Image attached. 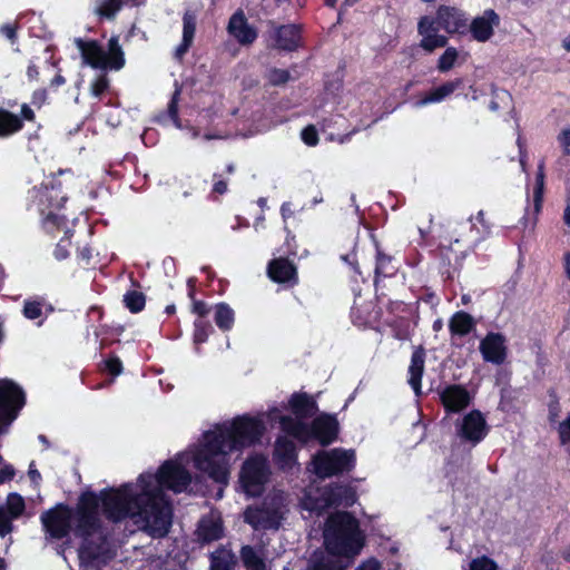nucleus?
<instances>
[{
    "instance_id": "59",
    "label": "nucleus",
    "mask_w": 570,
    "mask_h": 570,
    "mask_svg": "<svg viewBox=\"0 0 570 570\" xmlns=\"http://www.w3.org/2000/svg\"><path fill=\"white\" fill-rule=\"evenodd\" d=\"M558 141L560 146L562 147V154L563 156H570V129H563L558 135Z\"/></svg>"
},
{
    "instance_id": "64",
    "label": "nucleus",
    "mask_w": 570,
    "mask_h": 570,
    "mask_svg": "<svg viewBox=\"0 0 570 570\" xmlns=\"http://www.w3.org/2000/svg\"><path fill=\"white\" fill-rule=\"evenodd\" d=\"M14 476V469L11 465H6L0 470V483L12 480Z\"/></svg>"
},
{
    "instance_id": "18",
    "label": "nucleus",
    "mask_w": 570,
    "mask_h": 570,
    "mask_svg": "<svg viewBox=\"0 0 570 570\" xmlns=\"http://www.w3.org/2000/svg\"><path fill=\"white\" fill-rule=\"evenodd\" d=\"M500 16L493 9H487L481 16L469 19L466 35L470 33L471 38L478 42H487L493 37L494 29L500 26Z\"/></svg>"
},
{
    "instance_id": "62",
    "label": "nucleus",
    "mask_w": 570,
    "mask_h": 570,
    "mask_svg": "<svg viewBox=\"0 0 570 570\" xmlns=\"http://www.w3.org/2000/svg\"><path fill=\"white\" fill-rule=\"evenodd\" d=\"M92 258L91 248L89 246H83L81 248H78L77 250V259L85 265H89L90 261Z\"/></svg>"
},
{
    "instance_id": "56",
    "label": "nucleus",
    "mask_w": 570,
    "mask_h": 570,
    "mask_svg": "<svg viewBox=\"0 0 570 570\" xmlns=\"http://www.w3.org/2000/svg\"><path fill=\"white\" fill-rule=\"evenodd\" d=\"M302 421H303V420H299V419H296V417H295V419H293V417H291V416H283V417L281 419V426H282V430H283L286 434H288V435H291L292 438H294V436H295V434H296V431H297V429H298L297 426H299V424H301V422H302Z\"/></svg>"
},
{
    "instance_id": "16",
    "label": "nucleus",
    "mask_w": 570,
    "mask_h": 570,
    "mask_svg": "<svg viewBox=\"0 0 570 570\" xmlns=\"http://www.w3.org/2000/svg\"><path fill=\"white\" fill-rule=\"evenodd\" d=\"M439 400L448 414L460 413L472 402V396L462 384H448L439 390Z\"/></svg>"
},
{
    "instance_id": "47",
    "label": "nucleus",
    "mask_w": 570,
    "mask_h": 570,
    "mask_svg": "<svg viewBox=\"0 0 570 570\" xmlns=\"http://www.w3.org/2000/svg\"><path fill=\"white\" fill-rule=\"evenodd\" d=\"M71 236H72V230L67 229L65 233V236L56 245V248L53 250V256L57 261H63L69 257L68 246L70 245Z\"/></svg>"
},
{
    "instance_id": "35",
    "label": "nucleus",
    "mask_w": 570,
    "mask_h": 570,
    "mask_svg": "<svg viewBox=\"0 0 570 570\" xmlns=\"http://www.w3.org/2000/svg\"><path fill=\"white\" fill-rule=\"evenodd\" d=\"M544 186H546V164L544 160H540L538 164L534 186H533V208L538 214L541 212L544 196Z\"/></svg>"
},
{
    "instance_id": "5",
    "label": "nucleus",
    "mask_w": 570,
    "mask_h": 570,
    "mask_svg": "<svg viewBox=\"0 0 570 570\" xmlns=\"http://www.w3.org/2000/svg\"><path fill=\"white\" fill-rule=\"evenodd\" d=\"M469 27V16L460 8L441 4L435 12V17L422 16L417 21V33L421 36L420 48L425 52H433L439 48H444L449 43L445 35L439 33L442 29L448 35L466 36Z\"/></svg>"
},
{
    "instance_id": "44",
    "label": "nucleus",
    "mask_w": 570,
    "mask_h": 570,
    "mask_svg": "<svg viewBox=\"0 0 570 570\" xmlns=\"http://www.w3.org/2000/svg\"><path fill=\"white\" fill-rule=\"evenodd\" d=\"M392 336L397 341L411 340L410 323L405 318L395 320L390 324Z\"/></svg>"
},
{
    "instance_id": "26",
    "label": "nucleus",
    "mask_w": 570,
    "mask_h": 570,
    "mask_svg": "<svg viewBox=\"0 0 570 570\" xmlns=\"http://www.w3.org/2000/svg\"><path fill=\"white\" fill-rule=\"evenodd\" d=\"M463 87V78L458 77L452 80L445 81L438 87L430 89L420 100V105H430L441 102L451 96L455 90Z\"/></svg>"
},
{
    "instance_id": "8",
    "label": "nucleus",
    "mask_w": 570,
    "mask_h": 570,
    "mask_svg": "<svg viewBox=\"0 0 570 570\" xmlns=\"http://www.w3.org/2000/svg\"><path fill=\"white\" fill-rule=\"evenodd\" d=\"M355 453L353 450L335 448L320 450L312 459L313 471L320 479L332 478L345 472H351L355 466Z\"/></svg>"
},
{
    "instance_id": "25",
    "label": "nucleus",
    "mask_w": 570,
    "mask_h": 570,
    "mask_svg": "<svg viewBox=\"0 0 570 570\" xmlns=\"http://www.w3.org/2000/svg\"><path fill=\"white\" fill-rule=\"evenodd\" d=\"M83 61L94 69L105 70L106 51L97 40H83L77 38L75 40Z\"/></svg>"
},
{
    "instance_id": "13",
    "label": "nucleus",
    "mask_w": 570,
    "mask_h": 570,
    "mask_svg": "<svg viewBox=\"0 0 570 570\" xmlns=\"http://www.w3.org/2000/svg\"><path fill=\"white\" fill-rule=\"evenodd\" d=\"M375 245V267H374V287L376 299L382 301L385 296L383 292L382 281L387 277H393L397 271L399 266L396 264V259L393 255L387 254L380 245L377 240L374 242Z\"/></svg>"
},
{
    "instance_id": "48",
    "label": "nucleus",
    "mask_w": 570,
    "mask_h": 570,
    "mask_svg": "<svg viewBox=\"0 0 570 570\" xmlns=\"http://www.w3.org/2000/svg\"><path fill=\"white\" fill-rule=\"evenodd\" d=\"M18 30L19 23L17 21L7 22L0 26V35L3 36L12 46L18 43Z\"/></svg>"
},
{
    "instance_id": "10",
    "label": "nucleus",
    "mask_w": 570,
    "mask_h": 570,
    "mask_svg": "<svg viewBox=\"0 0 570 570\" xmlns=\"http://www.w3.org/2000/svg\"><path fill=\"white\" fill-rule=\"evenodd\" d=\"M154 475L155 487L180 493L187 489L191 482L189 471L180 463L167 460L158 469Z\"/></svg>"
},
{
    "instance_id": "20",
    "label": "nucleus",
    "mask_w": 570,
    "mask_h": 570,
    "mask_svg": "<svg viewBox=\"0 0 570 570\" xmlns=\"http://www.w3.org/2000/svg\"><path fill=\"white\" fill-rule=\"evenodd\" d=\"M228 33L240 45H252L258 37L257 30L250 26L243 10L232 14L227 26Z\"/></svg>"
},
{
    "instance_id": "19",
    "label": "nucleus",
    "mask_w": 570,
    "mask_h": 570,
    "mask_svg": "<svg viewBox=\"0 0 570 570\" xmlns=\"http://www.w3.org/2000/svg\"><path fill=\"white\" fill-rule=\"evenodd\" d=\"M505 336L499 332H489L480 342V352L485 362L501 365L508 354Z\"/></svg>"
},
{
    "instance_id": "49",
    "label": "nucleus",
    "mask_w": 570,
    "mask_h": 570,
    "mask_svg": "<svg viewBox=\"0 0 570 570\" xmlns=\"http://www.w3.org/2000/svg\"><path fill=\"white\" fill-rule=\"evenodd\" d=\"M109 88V79L106 73L99 75L90 85L94 97L100 98Z\"/></svg>"
},
{
    "instance_id": "51",
    "label": "nucleus",
    "mask_w": 570,
    "mask_h": 570,
    "mask_svg": "<svg viewBox=\"0 0 570 570\" xmlns=\"http://www.w3.org/2000/svg\"><path fill=\"white\" fill-rule=\"evenodd\" d=\"M180 92H181V89L179 87H177L175 89V91L173 92L171 95V98L168 102V108H167V111H168V116L170 117V119L177 125L179 126V109H178V102H179V97H180Z\"/></svg>"
},
{
    "instance_id": "28",
    "label": "nucleus",
    "mask_w": 570,
    "mask_h": 570,
    "mask_svg": "<svg viewBox=\"0 0 570 570\" xmlns=\"http://www.w3.org/2000/svg\"><path fill=\"white\" fill-rule=\"evenodd\" d=\"M236 563L235 553L224 544L209 553V570H234Z\"/></svg>"
},
{
    "instance_id": "55",
    "label": "nucleus",
    "mask_w": 570,
    "mask_h": 570,
    "mask_svg": "<svg viewBox=\"0 0 570 570\" xmlns=\"http://www.w3.org/2000/svg\"><path fill=\"white\" fill-rule=\"evenodd\" d=\"M296 434L294 436L302 444H307L309 441L314 440L312 435L311 423L301 422L299 426H297Z\"/></svg>"
},
{
    "instance_id": "63",
    "label": "nucleus",
    "mask_w": 570,
    "mask_h": 570,
    "mask_svg": "<svg viewBox=\"0 0 570 570\" xmlns=\"http://www.w3.org/2000/svg\"><path fill=\"white\" fill-rule=\"evenodd\" d=\"M20 119L27 120V121H35L36 114L32 110V108L28 104H23L20 109Z\"/></svg>"
},
{
    "instance_id": "34",
    "label": "nucleus",
    "mask_w": 570,
    "mask_h": 570,
    "mask_svg": "<svg viewBox=\"0 0 570 570\" xmlns=\"http://www.w3.org/2000/svg\"><path fill=\"white\" fill-rule=\"evenodd\" d=\"M372 302L357 305L356 302L351 307V318L356 326H370L377 318V313L372 309Z\"/></svg>"
},
{
    "instance_id": "50",
    "label": "nucleus",
    "mask_w": 570,
    "mask_h": 570,
    "mask_svg": "<svg viewBox=\"0 0 570 570\" xmlns=\"http://www.w3.org/2000/svg\"><path fill=\"white\" fill-rule=\"evenodd\" d=\"M122 370V362L115 354L109 355V357L104 361V371H106L111 376H118L121 374Z\"/></svg>"
},
{
    "instance_id": "27",
    "label": "nucleus",
    "mask_w": 570,
    "mask_h": 570,
    "mask_svg": "<svg viewBox=\"0 0 570 570\" xmlns=\"http://www.w3.org/2000/svg\"><path fill=\"white\" fill-rule=\"evenodd\" d=\"M475 320L465 311L455 312L449 320V331L452 340L469 335L475 330Z\"/></svg>"
},
{
    "instance_id": "23",
    "label": "nucleus",
    "mask_w": 570,
    "mask_h": 570,
    "mask_svg": "<svg viewBox=\"0 0 570 570\" xmlns=\"http://www.w3.org/2000/svg\"><path fill=\"white\" fill-rule=\"evenodd\" d=\"M196 540L202 546L217 541L224 537V524L220 518L203 517L195 531Z\"/></svg>"
},
{
    "instance_id": "58",
    "label": "nucleus",
    "mask_w": 570,
    "mask_h": 570,
    "mask_svg": "<svg viewBox=\"0 0 570 570\" xmlns=\"http://www.w3.org/2000/svg\"><path fill=\"white\" fill-rule=\"evenodd\" d=\"M13 518L8 515L4 511L0 510V535L4 537L12 531Z\"/></svg>"
},
{
    "instance_id": "30",
    "label": "nucleus",
    "mask_w": 570,
    "mask_h": 570,
    "mask_svg": "<svg viewBox=\"0 0 570 570\" xmlns=\"http://www.w3.org/2000/svg\"><path fill=\"white\" fill-rule=\"evenodd\" d=\"M24 124L20 117L4 108H0V138H8L20 130Z\"/></svg>"
},
{
    "instance_id": "60",
    "label": "nucleus",
    "mask_w": 570,
    "mask_h": 570,
    "mask_svg": "<svg viewBox=\"0 0 570 570\" xmlns=\"http://www.w3.org/2000/svg\"><path fill=\"white\" fill-rule=\"evenodd\" d=\"M193 42L186 39H181V42L177 46L175 49L174 57L176 60L181 61L189 48L191 47Z\"/></svg>"
},
{
    "instance_id": "17",
    "label": "nucleus",
    "mask_w": 570,
    "mask_h": 570,
    "mask_svg": "<svg viewBox=\"0 0 570 570\" xmlns=\"http://www.w3.org/2000/svg\"><path fill=\"white\" fill-rule=\"evenodd\" d=\"M266 273L272 282L282 284L287 288H293L299 282L297 266L287 257L271 259Z\"/></svg>"
},
{
    "instance_id": "24",
    "label": "nucleus",
    "mask_w": 570,
    "mask_h": 570,
    "mask_svg": "<svg viewBox=\"0 0 570 570\" xmlns=\"http://www.w3.org/2000/svg\"><path fill=\"white\" fill-rule=\"evenodd\" d=\"M288 406L296 419L305 420L315 416L318 413V405L314 396L306 392H294Z\"/></svg>"
},
{
    "instance_id": "2",
    "label": "nucleus",
    "mask_w": 570,
    "mask_h": 570,
    "mask_svg": "<svg viewBox=\"0 0 570 570\" xmlns=\"http://www.w3.org/2000/svg\"><path fill=\"white\" fill-rule=\"evenodd\" d=\"M137 498L132 483L104 488L99 493L91 490L81 492L77 500L78 531L83 535H95L102 531L100 507L104 517L112 523L135 517Z\"/></svg>"
},
{
    "instance_id": "1",
    "label": "nucleus",
    "mask_w": 570,
    "mask_h": 570,
    "mask_svg": "<svg viewBox=\"0 0 570 570\" xmlns=\"http://www.w3.org/2000/svg\"><path fill=\"white\" fill-rule=\"evenodd\" d=\"M265 431L264 421L249 414L217 424L214 430L204 433V443L193 456L195 469L207 474L215 483L227 485L230 471L226 455L256 445Z\"/></svg>"
},
{
    "instance_id": "42",
    "label": "nucleus",
    "mask_w": 570,
    "mask_h": 570,
    "mask_svg": "<svg viewBox=\"0 0 570 570\" xmlns=\"http://www.w3.org/2000/svg\"><path fill=\"white\" fill-rule=\"evenodd\" d=\"M122 0H104L96 12L100 18L114 20L117 13L122 9Z\"/></svg>"
},
{
    "instance_id": "31",
    "label": "nucleus",
    "mask_w": 570,
    "mask_h": 570,
    "mask_svg": "<svg viewBox=\"0 0 570 570\" xmlns=\"http://www.w3.org/2000/svg\"><path fill=\"white\" fill-rule=\"evenodd\" d=\"M125 66V56L119 45L117 36H112L108 41V51H106L105 70H120Z\"/></svg>"
},
{
    "instance_id": "21",
    "label": "nucleus",
    "mask_w": 570,
    "mask_h": 570,
    "mask_svg": "<svg viewBox=\"0 0 570 570\" xmlns=\"http://www.w3.org/2000/svg\"><path fill=\"white\" fill-rule=\"evenodd\" d=\"M273 456L281 470H289L297 463V448L286 436H278L275 441Z\"/></svg>"
},
{
    "instance_id": "39",
    "label": "nucleus",
    "mask_w": 570,
    "mask_h": 570,
    "mask_svg": "<svg viewBox=\"0 0 570 570\" xmlns=\"http://www.w3.org/2000/svg\"><path fill=\"white\" fill-rule=\"evenodd\" d=\"M215 332L210 322L205 318H197L194 322L193 340L195 344L206 343L208 337Z\"/></svg>"
},
{
    "instance_id": "37",
    "label": "nucleus",
    "mask_w": 570,
    "mask_h": 570,
    "mask_svg": "<svg viewBox=\"0 0 570 570\" xmlns=\"http://www.w3.org/2000/svg\"><path fill=\"white\" fill-rule=\"evenodd\" d=\"M351 493L350 485L343 484H331L325 487L322 493V498L327 507H340L342 505V493Z\"/></svg>"
},
{
    "instance_id": "22",
    "label": "nucleus",
    "mask_w": 570,
    "mask_h": 570,
    "mask_svg": "<svg viewBox=\"0 0 570 570\" xmlns=\"http://www.w3.org/2000/svg\"><path fill=\"white\" fill-rule=\"evenodd\" d=\"M426 352L422 345L415 346L409 366L407 383L416 396L422 395V377L424 373Z\"/></svg>"
},
{
    "instance_id": "14",
    "label": "nucleus",
    "mask_w": 570,
    "mask_h": 570,
    "mask_svg": "<svg viewBox=\"0 0 570 570\" xmlns=\"http://www.w3.org/2000/svg\"><path fill=\"white\" fill-rule=\"evenodd\" d=\"M312 435L322 446L333 444L340 434V422L335 413H320L311 422Z\"/></svg>"
},
{
    "instance_id": "32",
    "label": "nucleus",
    "mask_w": 570,
    "mask_h": 570,
    "mask_svg": "<svg viewBox=\"0 0 570 570\" xmlns=\"http://www.w3.org/2000/svg\"><path fill=\"white\" fill-rule=\"evenodd\" d=\"M240 560L246 570H267L263 551H256L253 546L245 544L239 551Z\"/></svg>"
},
{
    "instance_id": "61",
    "label": "nucleus",
    "mask_w": 570,
    "mask_h": 570,
    "mask_svg": "<svg viewBox=\"0 0 570 570\" xmlns=\"http://www.w3.org/2000/svg\"><path fill=\"white\" fill-rule=\"evenodd\" d=\"M214 185L212 191L218 195H224L227 191V181L220 178V175L214 174Z\"/></svg>"
},
{
    "instance_id": "46",
    "label": "nucleus",
    "mask_w": 570,
    "mask_h": 570,
    "mask_svg": "<svg viewBox=\"0 0 570 570\" xmlns=\"http://www.w3.org/2000/svg\"><path fill=\"white\" fill-rule=\"evenodd\" d=\"M196 32V16L190 12L186 11L183 17V39L194 41Z\"/></svg>"
},
{
    "instance_id": "45",
    "label": "nucleus",
    "mask_w": 570,
    "mask_h": 570,
    "mask_svg": "<svg viewBox=\"0 0 570 570\" xmlns=\"http://www.w3.org/2000/svg\"><path fill=\"white\" fill-rule=\"evenodd\" d=\"M265 78L268 82V85L273 87H278L287 83L291 79V73L286 69H279V68H271L267 70Z\"/></svg>"
},
{
    "instance_id": "4",
    "label": "nucleus",
    "mask_w": 570,
    "mask_h": 570,
    "mask_svg": "<svg viewBox=\"0 0 570 570\" xmlns=\"http://www.w3.org/2000/svg\"><path fill=\"white\" fill-rule=\"evenodd\" d=\"M138 493L135 517H138L145 529L154 538L167 535L171 525L173 509L164 491L155 487L154 475L142 473L138 478Z\"/></svg>"
},
{
    "instance_id": "12",
    "label": "nucleus",
    "mask_w": 570,
    "mask_h": 570,
    "mask_svg": "<svg viewBox=\"0 0 570 570\" xmlns=\"http://www.w3.org/2000/svg\"><path fill=\"white\" fill-rule=\"evenodd\" d=\"M456 433L461 440L471 443L473 446L479 444L489 433V426L485 417L480 410H472L465 414L458 425Z\"/></svg>"
},
{
    "instance_id": "41",
    "label": "nucleus",
    "mask_w": 570,
    "mask_h": 570,
    "mask_svg": "<svg viewBox=\"0 0 570 570\" xmlns=\"http://www.w3.org/2000/svg\"><path fill=\"white\" fill-rule=\"evenodd\" d=\"M444 48H445V50L439 57L438 63H436V69L440 72L450 71L454 67V65L459 58V51L455 47H444Z\"/></svg>"
},
{
    "instance_id": "7",
    "label": "nucleus",
    "mask_w": 570,
    "mask_h": 570,
    "mask_svg": "<svg viewBox=\"0 0 570 570\" xmlns=\"http://www.w3.org/2000/svg\"><path fill=\"white\" fill-rule=\"evenodd\" d=\"M28 199V208H36L42 216V225L48 233L59 230L67 225L68 218L58 213L68 200L60 180L51 178L39 187L31 188Z\"/></svg>"
},
{
    "instance_id": "6",
    "label": "nucleus",
    "mask_w": 570,
    "mask_h": 570,
    "mask_svg": "<svg viewBox=\"0 0 570 570\" xmlns=\"http://www.w3.org/2000/svg\"><path fill=\"white\" fill-rule=\"evenodd\" d=\"M324 547L332 557L353 558L365 546V534L360 521L348 511H336L325 521Z\"/></svg>"
},
{
    "instance_id": "15",
    "label": "nucleus",
    "mask_w": 570,
    "mask_h": 570,
    "mask_svg": "<svg viewBox=\"0 0 570 570\" xmlns=\"http://www.w3.org/2000/svg\"><path fill=\"white\" fill-rule=\"evenodd\" d=\"M273 27L272 39L274 47L281 51L294 52L303 47V27L297 23H288L276 26L275 22H269Z\"/></svg>"
},
{
    "instance_id": "29",
    "label": "nucleus",
    "mask_w": 570,
    "mask_h": 570,
    "mask_svg": "<svg viewBox=\"0 0 570 570\" xmlns=\"http://www.w3.org/2000/svg\"><path fill=\"white\" fill-rule=\"evenodd\" d=\"M53 306L43 296H33L24 299L22 315L30 321H36L43 315V311L53 312Z\"/></svg>"
},
{
    "instance_id": "52",
    "label": "nucleus",
    "mask_w": 570,
    "mask_h": 570,
    "mask_svg": "<svg viewBox=\"0 0 570 570\" xmlns=\"http://www.w3.org/2000/svg\"><path fill=\"white\" fill-rule=\"evenodd\" d=\"M470 570H498V564L491 558L482 556L470 562Z\"/></svg>"
},
{
    "instance_id": "40",
    "label": "nucleus",
    "mask_w": 570,
    "mask_h": 570,
    "mask_svg": "<svg viewBox=\"0 0 570 570\" xmlns=\"http://www.w3.org/2000/svg\"><path fill=\"white\" fill-rule=\"evenodd\" d=\"M308 570H343L338 561L332 556L314 554Z\"/></svg>"
},
{
    "instance_id": "53",
    "label": "nucleus",
    "mask_w": 570,
    "mask_h": 570,
    "mask_svg": "<svg viewBox=\"0 0 570 570\" xmlns=\"http://www.w3.org/2000/svg\"><path fill=\"white\" fill-rule=\"evenodd\" d=\"M557 431H558L560 445L561 446L569 445L570 444V412L567 414L566 419L559 423Z\"/></svg>"
},
{
    "instance_id": "54",
    "label": "nucleus",
    "mask_w": 570,
    "mask_h": 570,
    "mask_svg": "<svg viewBox=\"0 0 570 570\" xmlns=\"http://www.w3.org/2000/svg\"><path fill=\"white\" fill-rule=\"evenodd\" d=\"M301 138L307 146L314 147L318 144V132L314 125H308L303 128Z\"/></svg>"
},
{
    "instance_id": "9",
    "label": "nucleus",
    "mask_w": 570,
    "mask_h": 570,
    "mask_svg": "<svg viewBox=\"0 0 570 570\" xmlns=\"http://www.w3.org/2000/svg\"><path fill=\"white\" fill-rule=\"evenodd\" d=\"M269 476L271 468L266 456L253 454L243 462L238 482L247 495L259 497L263 494Z\"/></svg>"
},
{
    "instance_id": "43",
    "label": "nucleus",
    "mask_w": 570,
    "mask_h": 570,
    "mask_svg": "<svg viewBox=\"0 0 570 570\" xmlns=\"http://www.w3.org/2000/svg\"><path fill=\"white\" fill-rule=\"evenodd\" d=\"M26 503L19 493H10L7 499V514L18 519L24 511Z\"/></svg>"
},
{
    "instance_id": "3",
    "label": "nucleus",
    "mask_w": 570,
    "mask_h": 570,
    "mask_svg": "<svg viewBox=\"0 0 570 570\" xmlns=\"http://www.w3.org/2000/svg\"><path fill=\"white\" fill-rule=\"evenodd\" d=\"M78 513L77 505L69 507L67 503H57L51 509L45 511L40 515V520L46 533L55 540H62L72 531L75 537L81 539L78 553L82 562L91 563L98 560L104 552L105 538L100 543L92 540L94 535H83L78 531Z\"/></svg>"
},
{
    "instance_id": "36",
    "label": "nucleus",
    "mask_w": 570,
    "mask_h": 570,
    "mask_svg": "<svg viewBox=\"0 0 570 570\" xmlns=\"http://www.w3.org/2000/svg\"><path fill=\"white\" fill-rule=\"evenodd\" d=\"M187 295L191 301V313L196 314L198 318H205L210 312V306L205 301L196 298V278L194 277L187 281Z\"/></svg>"
},
{
    "instance_id": "57",
    "label": "nucleus",
    "mask_w": 570,
    "mask_h": 570,
    "mask_svg": "<svg viewBox=\"0 0 570 570\" xmlns=\"http://www.w3.org/2000/svg\"><path fill=\"white\" fill-rule=\"evenodd\" d=\"M549 395L551 397L550 402L548 403L549 420L554 422L561 411L560 402L553 389L549 391Z\"/></svg>"
},
{
    "instance_id": "38",
    "label": "nucleus",
    "mask_w": 570,
    "mask_h": 570,
    "mask_svg": "<svg viewBox=\"0 0 570 570\" xmlns=\"http://www.w3.org/2000/svg\"><path fill=\"white\" fill-rule=\"evenodd\" d=\"M122 302L130 313L137 314L145 308L146 295L140 291L131 289L125 293Z\"/></svg>"
},
{
    "instance_id": "11",
    "label": "nucleus",
    "mask_w": 570,
    "mask_h": 570,
    "mask_svg": "<svg viewBox=\"0 0 570 570\" xmlns=\"http://www.w3.org/2000/svg\"><path fill=\"white\" fill-rule=\"evenodd\" d=\"M24 404L23 390L11 380H0V423H11Z\"/></svg>"
},
{
    "instance_id": "33",
    "label": "nucleus",
    "mask_w": 570,
    "mask_h": 570,
    "mask_svg": "<svg viewBox=\"0 0 570 570\" xmlns=\"http://www.w3.org/2000/svg\"><path fill=\"white\" fill-rule=\"evenodd\" d=\"M214 321L222 332H229L235 323V312L227 303H217L214 306Z\"/></svg>"
}]
</instances>
